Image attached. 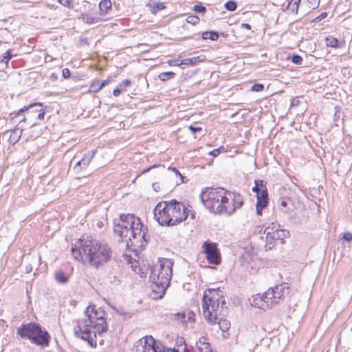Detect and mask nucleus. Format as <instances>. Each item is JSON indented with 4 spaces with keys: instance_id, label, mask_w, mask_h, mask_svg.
<instances>
[{
    "instance_id": "f257e3e1",
    "label": "nucleus",
    "mask_w": 352,
    "mask_h": 352,
    "mask_svg": "<svg viewBox=\"0 0 352 352\" xmlns=\"http://www.w3.org/2000/svg\"><path fill=\"white\" fill-rule=\"evenodd\" d=\"M113 224L115 235L120 242L125 243L129 250L144 248L150 239L146 227L133 214H121L118 219L113 220Z\"/></svg>"
},
{
    "instance_id": "f03ea898",
    "label": "nucleus",
    "mask_w": 352,
    "mask_h": 352,
    "mask_svg": "<svg viewBox=\"0 0 352 352\" xmlns=\"http://www.w3.org/2000/svg\"><path fill=\"white\" fill-rule=\"evenodd\" d=\"M85 318L76 320L74 333L76 338L86 340L91 347L96 346V335L99 336L108 329L105 320V312L96 305L87 307Z\"/></svg>"
},
{
    "instance_id": "7ed1b4c3",
    "label": "nucleus",
    "mask_w": 352,
    "mask_h": 352,
    "mask_svg": "<svg viewBox=\"0 0 352 352\" xmlns=\"http://www.w3.org/2000/svg\"><path fill=\"white\" fill-rule=\"evenodd\" d=\"M71 250L76 260L85 259L96 268L109 261L112 256V250L107 244L89 236L80 239Z\"/></svg>"
},
{
    "instance_id": "20e7f679",
    "label": "nucleus",
    "mask_w": 352,
    "mask_h": 352,
    "mask_svg": "<svg viewBox=\"0 0 352 352\" xmlns=\"http://www.w3.org/2000/svg\"><path fill=\"white\" fill-rule=\"evenodd\" d=\"M188 211L184 203L176 199L163 201L154 208V219L162 226H175L187 219Z\"/></svg>"
},
{
    "instance_id": "39448f33",
    "label": "nucleus",
    "mask_w": 352,
    "mask_h": 352,
    "mask_svg": "<svg viewBox=\"0 0 352 352\" xmlns=\"http://www.w3.org/2000/svg\"><path fill=\"white\" fill-rule=\"evenodd\" d=\"M173 266V262L170 259L162 258L152 267L149 278L153 283L152 298L153 299H160L164 296L170 285Z\"/></svg>"
},
{
    "instance_id": "423d86ee",
    "label": "nucleus",
    "mask_w": 352,
    "mask_h": 352,
    "mask_svg": "<svg viewBox=\"0 0 352 352\" xmlns=\"http://www.w3.org/2000/svg\"><path fill=\"white\" fill-rule=\"evenodd\" d=\"M216 291L208 289L204 294L202 298V308L204 318L211 324H214L219 320V317H225L228 313L226 301L214 296Z\"/></svg>"
},
{
    "instance_id": "0eeeda50",
    "label": "nucleus",
    "mask_w": 352,
    "mask_h": 352,
    "mask_svg": "<svg viewBox=\"0 0 352 352\" xmlns=\"http://www.w3.org/2000/svg\"><path fill=\"white\" fill-rule=\"evenodd\" d=\"M16 333L22 339L29 340L32 344L42 347L48 346L51 339L49 333L36 322L22 324L17 328Z\"/></svg>"
},
{
    "instance_id": "6e6552de",
    "label": "nucleus",
    "mask_w": 352,
    "mask_h": 352,
    "mask_svg": "<svg viewBox=\"0 0 352 352\" xmlns=\"http://www.w3.org/2000/svg\"><path fill=\"white\" fill-rule=\"evenodd\" d=\"M289 293V287L288 284L283 283L273 287H270L261 296L258 295L254 297L253 303L254 307H258L259 309H269L274 305L278 304L279 300L283 299Z\"/></svg>"
},
{
    "instance_id": "1a4fd4ad",
    "label": "nucleus",
    "mask_w": 352,
    "mask_h": 352,
    "mask_svg": "<svg viewBox=\"0 0 352 352\" xmlns=\"http://www.w3.org/2000/svg\"><path fill=\"white\" fill-rule=\"evenodd\" d=\"M227 190L223 188H205L200 193V198L204 206L210 212L220 214L223 199H226Z\"/></svg>"
},
{
    "instance_id": "9d476101",
    "label": "nucleus",
    "mask_w": 352,
    "mask_h": 352,
    "mask_svg": "<svg viewBox=\"0 0 352 352\" xmlns=\"http://www.w3.org/2000/svg\"><path fill=\"white\" fill-rule=\"evenodd\" d=\"M252 191L256 194V209L258 215H261L263 210L267 207L268 204V192L263 180L256 179L254 181V186Z\"/></svg>"
},
{
    "instance_id": "9b49d317",
    "label": "nucleus",
    "mask_w": 352,
    "mask_h": 352,
    "mask_svg": "<svg viewBox=\"0 0 352 352\" xmlns=\"http://www.w3.org/2000/svg\"><path fill=\"white\" fill-rule=\"evenodd\" d=\"M226 199H223L222 208L225 210H221V214L226 213L228 215L234 214L237 209L242 207L244 203L243 197L237 192L227 191Z\"/></svg>"
},
{
    "instance_id": "f8f14e48",
    "label": "nucleus",
    "mask_w": 352,
    "mask_h": 352,
    "mask_svg": "<svg viewBox=\"0 0 352 352\" xmlns=\"http://www.w3.org/2000/svg\"><path fill=\"white\" fill-rule=\"evenodd\" d=\"M203 248L210 263L214 265L220 263L221 256L215 243L205 242Z\"/></svg>"
},
{
    "instance_id": "ddd939ff",
    "label": "nucleus",
    "mask_w": 352,
    "mask_h": 352,
    "mask_svg": "<svg viewBox=\"0 0 352 352\" xmlns=\"http://www.w3.org/2000/svg\"><path fill=\"white\" fill-rule=\"evenodd\" d=\"M289 234V233L287 230L279 228L272 236H268L267 239L265 241L264 247L265 250H272L274 246L275 242L278 240H281L283 243V239L287 237Z\"/></svg>"
},
{
    "instance_id": "4468645a",
    "label": "nucleus",
    "mask_w": 352,
    "mask_h": 352,
    "mask_svg": "<svg viewBox=\"0 0 352 352\" xmlns=\"http://www.w3.org/2000/svg\"><path fill=\"white\" fill-rule=\"evenodd\" d=\"M160 344L161 343L160 342H156L151 336H146L139 340L136 342L135 346L138 347L140 345H141V346L143 348V352H145L146 350L150 349H151L153 352H157V348Z\"/></svg>"
},
{
    "instance_id": "2eb2a0df",
    "label": "nucleus",
    "mask_w": 352,
    "mask_h": 352,
    "mask_svg": "<svg viewBox=\"0 0 352 352\" xmlns=\"http://www.w3.org/2000/svg\"><path fill=\"white\" fill-rule=\"evenodd\" d=\"M94 155L95 151L94 150L89 151L87 153H85L83 157L81 160H78L74 166V171L76 173H80L82 170H85L89 165L92 159L94 158Z\"/></svg>"
},
{
    "instance_id": "dca6fc26",
    "label": "nucleus",
    "mask_w": 352,
    "mask_h": 352,
    "mask_svg": "<svg viewBox=\"0 0 352 352\" xmlns=\"http://www.w3.org/2000/svg\"><path fill=\"white\" fill-rule=\"evenodd\" d=\"M279 228H280V226L278 224H276L275 223H272L270 226L266 227L264 230H263L262 228H258V234L259 238L263 241L265 239V241L267 239L268 236H272L275 231H276Z\"/></svg>"
},
{
    "instance_id": "f3484780",
    "label": "nucleus",
    "mask_w": 352,
    "mask_h": 352,
    "mask_svg": "<svg viewBox=\"0 0 352 352\" xmlns=\"http://www.w3.org/2000/svg\"><path fill=\"white\" fill-rule=\"evenodd\" d=\"M111 8L112 3L110 0H102L99 3L100 12L102 15L108 14Z\"/></svg>"
},
{
    "instance_id": "a211bd4d",
    "label": "nucleus",
    "mask_w": 352,
    "mask_h": 352,
    "mask_svg": "<svg viewBox=\"0 0 352 352\" xmlns=\"http://www.w3.org/2000/svg\"><path fill=\"white\" fill-rule=\"evenodd\" d=\"M206 338L201 337L199 339V343L197 342V346L199 352H212L210 344L206 342Z\"/></svg>"
},
{
    "instance_id": "6ab92c4d",
    "label": "nucleus",
    "mask_w": 352,
    "mask_h": 352,
    "mask_svg": "<svg viewBox=\"0 0 352 352\" xmlns=\"http://www.w3.org/2000/svg\"><path fill=\"white\" fill-rule=\"evenodd\" d=\"M56 280L60 284H65L68 282L69 276L64 272L63 270H59L56 271L54 274Z\"/></svg>"
},
{
    "instance_id": "aec40b11",
    "label": "nucleus",
    "mask_w": 352,
    "mask_h": 352,
    "mask_svg": "<svg viewBox=\"0 0 352 352\" xmlns=\"http://www.w3.org/2000/svg\"><path fill=\"white\" fill-rule=\"evenodd\" d=\"M300 1L301 0H290L285 10L290 13L297 14Z\"/></svg>"
},
{
    "instance_id": "412c9836",
    "label": "nucleus",
    "mask_w": 352,
    "mask_h": 352,
    "mask_svg": "<svg viewBox=\"0 0 352 352\" xmlns=\"http://www.w3.org/2000/svg\"><path fill=\"white\" fill-rule=\"evenodd\" d=\"M326 45L328 47L341 48L344 45V41H339L337 38L329 36L326 38Z\"/></svg>"
},
{
    "instance_id": "4be33fe9",
    "label": "nucleus",
    "mask_w": 352,
    "mask_h": 352,
    "mask_svg": "<svg viewBox=\"0 0 352 352\" xmlns=\"http://www.w3.org/2000/svg\"><path fill=\"white\" fill-rule=\"evenodd\" d=\"M149 10L153 14H156L158 11L164 10L166 6L163 3L153 1L147 4Z\"/></svg>"
},
{
    "instance_id": "5701e85b",
    "label": "nucleus",
    "mask_w": 352,
    "mask_h": 352,
    "mask_svg": "<svg viewBox=\"0 0 352 352\" xmlns=\"http://www.w3.org/2000/svg\"><path fill=\"white\" fill-rule=\"evenodd\" d=\"M178 319L182 322H194L195 314L192 311H188L187 313L178 314Z\"/></svg>"
},
{
    "instance_id": "b1692460",
    "label": "nucleus",
    "mask_w": 352,
    "mask_h": 352,
    "mask_svg": "<svg viewBox=\"0 0 352 352\" xmlns=\"http://www.w3.org/2000/svg\"><path fill=\"white\" fill-rule=\"evenodd\" d=\"M22 131H23V130L20 129L19 128L14 129V130H13L11 132V134L10 135L9 140H10V143H12V144L16 143L21 138Z\"/></svg>"
},
{
    "instance_id": "393cba45",
    "label": "nucleus",
    "mask_w": 352,
    "mask_h": 352,
    "mask_svg": "<svg viewBox=\"0 0 352 352\" xmlns=\"http://www.w3.org/2000/svg\"><path fill=\"white\" fill-rule=\"evenodd\" d=\"M80 19L84 23L88 24H94L99 21V18L92 16L91 15L87 13L81 14Z\"/></svg>"
},
{
    "instance_id": "a878e982",
    "label": "nucleus",
    "mask_w": 352,
    "mask_h": 352,
    "mask_svg": "<svg viewBox=\"0 0 352 352\" xmlns=\"http://www.w3.org/2000/svg\"><path fill=\"white\" fill-rule=\"evenodd\" d=\"M223 317H219V320H217V323L219 324V329L223 331H227L230 327V323L228 320L226 319H223Z\"/></svg>"
},
{
    "instance_id": "bb28decb",
    "label": "nucleus",
    "mask_w": 352,
    "mask_h": 352,
    "mask_svg": "<svg viewBox=\"0 0 352 352\" xmlns=\"http://www.w3.org/2000/svg\"><path fill=\"white\" fill-rule=\"evenodd\" d=\"M203 39H210L211 41H217L219 38V34L214 31H206L202 34Z\"/></svg>"
},
{
    "instance_id": "cd10ccee",
    "label": "nucleus",
    "mask_w": 352,
    "mask_h": 352,
    "mask_svg": "<svg viewBox=\"0 0 352 352\" xmlns=\"http://www.w3.org/2000/svg\"><path fill=\"white\" fill-rule=\"evenodd\" d=\"M12 50H8L3 54V57L1 59V63H4L6 64V67L8 66L9 60L12 58Z\"/></svg>"
},
{
    "instance_id": "c85d7f7f",
    "label": "nucleus",
    "mask_w": 352,
    "mask_h": 352,
    "mask_svg": "<svg viewBox=\"0 0 352 352\" xmlns=\"http://www.w3.org/2000/svg\"><path fill=\"white\" fill-rule=\"evenodd\" d=\"M199 61V56L186 58L180 61L179 64L182 65H195Z\"/></svg>"
},
{
    "instance_id": "c756f323",
    "label": "nucleus",
    "mask_w": 352,
    "mask_h": 352,
    "mask_svg": "<svg viewBox=\"0 0 352 352\" xmlns=\"http://www.w3.org/2000/svg\"><path fill=\"white\" fill-rule=\"evenodd\" d=\"M175 76V74L173 72H162L159 75L160 80L166 81L169 79L173 78Z\"/></svg>"
},
{
    "instance_id": "7c9ffc66",
    "label": "nucleus",
    "mask_w": 352,
    "mask_h": 352,
    "mask_svg": "<svg viewBox=\"0 0 352 352\" xmlns=\"http://www.w3.org/2000/svg\"><path fill=\"white\" fill-rule=\"evenodd\" d=\"M236 3L233 0H230L225 3V8L229 11H234L236 9Z\"/></svg>"
},
{
    "instance_id": "2f4dec72",
    "label": "nucleus",
    "mask_w": 352,
    "mask_h": 352,
    "mask_svg": "<svg viewBox=\"0 0 352 352\" xmlns=\"http://www.w3.org/2000/svg\"><path fill=\"white\" fill-rule=\"evenodd\" d=\"M320 0H307V7L309 10H314L319 6Z\"/></svg>"
},
{
    "instance_id": "473e14b6",
    "label": "nucleus",
    "mask_w": 352,
    "mask_h": 352,
    "mask_svg": "<svg viewBox=\"0 0 352 352\" xmlns=\"http://www.w3.org/2000/svg\"><path fill=\"white\" fill-rule=\"evenodd\" d=\"M186 22L192 25H196L199 22V18L195 15H189L186 19Z\"/></svg>"
},
{
    "instance_id": "72a5a7b5",
    "label": "nucleus",
    "mask_w": 352,
    "mask_h": 352,
    "mask_svg": "<svg viewBox=\"0 0 352 352\" xmlns=\"http://www.w3.org/2000/svg\"><path fill=\"white\" fill-rule=\"evenodd\" d=\"M291 60L294 64L300 65L302 63L303 59L300 55L294 54L291 57Z\"/></svg>"
},
{
    "instance_id": "f704fd0d",
    "label": "nucleus",
    "mask_w": 352,
    "mask_h": 352,
    "mask_svg": "<svg viewBox=\"0 0 352 352\" xmlns=\"http://www.w3.org/2000/svg\"><path fill=\"white\" fill-rule=\"evenodd\" d=\"M193 11L197 13H201L204 14L206 11V8L205 6L201 5V4H197L193 6L192 8Z\"/></svg>"
},
{
    "instance_id": "c9c22d12",
    "label": "nucleus",
    "mask_w": 352,
    "mask_h": 352,
    "mask_svg": "<svg viewBox=\"0 0 352 352\" xmlns=\"http://www.w3.org/2000/svg\"><path fill=\"white\" fill-rule=\"evenodd\" d=\"M58 2L69 9H73L74 7L72 0H58Z\"/></svg>"
},
{
    "instance_id": "e433bc0d",
    "label": "nucleus",
    "mask_w": 352,
    "mask_h": 352,
    "mask_svg": "<svg viewBox=\"0 0 352 352\" xmlns=\"http://www.w3.org/2000/svg\"><path fill=\"white\" fill-rule=\"evenodd\" d=\"M264 89V85L261 83H256L252 86L251 90L256 92H259L263 91Z\"/></svg>"
},
{
    "instance_id": "4c0bfd02",
    "label": "nucleus",
    "mask_w": 352,
    "mask_h": 352,
    "mask_svg": "<svg viewBox=\"0 0 352 352\" xmlns=\"http://www.w3.org/2000/svg\"><path fill=\"white\" fill-rule=\"evenodd\" d=\"M279 209L282 211H285V208L287 206V201L284 198H280L279 201Z\"/></svg>"
},
{
    "instance_id": "58836bf2",
    "label": "nucleus",
    "mask_w": 352,
    "mask_h": 352,
    "mask_svg": "<svg viewBox=\"0 0 352 352\" xmlns=\"http://www.w3.org/2000/svg\"><path fill=\"white\" fill-rule=\"evenodd\" d=\"M36 106H42V104L41 103H36V104H32V105H30L29 107H24L23 109H21L16 113V115L19 116L20 115L21 113L24 112L25 110H28L29 109H32Z\"/></svg>"
},
{
    "instance_id": "ea45409f",
    "label": "nucleus",
    "mask_w": 352,
    "mask_h": 352,
    "mask_svg": "<svg viewBox=\"0 0 352 352\" xmlns=\"http://www.w3.org/2000/svg\"><path fill=\"white\" fill-rule=\"evenodd\" d=\"M167 63L170 66H182V64H179V59L169 60Z\"/></svg>"
},
{
    "instance_id": "a19ab883",
    "label": "nucleus",
    "mask_w": 352,
    "mask_h": 352,
    "mask_svg": "<svg viewBox=\"0 0 352 352\" xmlns=\"http://www.w3.org/2000/svg\"><path fill=\"white\" fill-rule=\"evenodd\" d=\"M327 16V12H322L321 13L319 16H318L317 17H316L313 21L314 22H319L320 21H321L322 19L326 18Z\"/></svg>"
},
{
    "instance_id": "79ce46f5",
    "label": "nucleus",
    "mask_w": 352,
    "mask_h": 352,
    "mask_svg": "<svg viewBox=\"0 0 352 352\" xmlns=\"http://www.w3.org/2000/svg\"><path fill=\"white\" fill-rule=\"evenodd\" d=\"M70 71L68 68H64L62 70V76L64 78H69L70 77Z\"/></svg>"
},
{
    "instance_id": "37998d69",
    "label": "nucleus",
    "mask_w": 352,
    "mask_h": 352,
    "mask_svg": "<svg viewBox=\"0 0 352 352\" xmlns=\"http://www.w3.org/2000/svg\"><path fill=\"white\" fill-rule=\"evenodd\" d=\"M189 130L192 132V133L195 134L197 132H199L202 130L201 127L199 126H188Z\"/></svg>"
},
{
    "instance_id": "c03bdc74",
    "label": "nucleus",
    "mask_w": 352,
    "mask_h": 352,
    "mask_svg": "<svg viewBox=\"0 0 352 352\" xmlns=\"http://www.w3.org/2000/svg\"><path fill=\"white\" fill-rule=\"evenodd\" d=\"M342 239L348 242L352 241V233H350V232L344 233Z\"/></svg>"
},
{
    "instance_id": "a18cd8bd",
    "label": "nucleus",
    "mask_w": 352,
    "mask_h": 352,
    "mask_svg": "<svg viewBox=\"0 0 352 352\" xmlns=\"http://www.w3.org/2000/svg\"><path fill=\"white\" fill-rule=\"evenodd\" d=\"M45 115V111L43 109H40L36 116L37 118L40 120H44V117Z\"/></svg>"
},
{
    "instance_id": "49530a36",
    "label": "nucleus",
    "mask_w": 352,
    "mask_h": 352,
    "mask_svg": "<svg viewBox=\"0 0 352 352\" xmlns=\"http://www.w3.org/2000/svg\"><path fill=\"white\" fill-rule=\"evenodd\" d=\"M109 80H103L100 83V85H98V87L94 90V91H98V90L101 89L103 87H104L106 85L109 83Z\"/></svg>"
},
{
    "instance_id": "de8ad7c7",
    "label": "nucleus",
    "mask_w": 352,
    "mask_h": 352,
    "mask_svg": "<svg viewBox=\"0 0 352 352\" xmlns=\"http://www.w3.org/2000/svg\"><path fill=\"white\" fill-rule=\"evenodd\" d=\"M168 170H171V171H173V172L175 173V175L176 176H179V177H181V179H183L182 175H181V173H179V171L176 168H170V167H169V168H168Z\"/></svg>"
},
{
    "instance_id": "09e8293b",
    "label": "nucleus",
    "mask_w": 352,
    "mask_h": 352,
    "mask_svg": "<svg viewBox=\"0 0 352 352\" xmlns=\"http://www.w3.org/2000/svg\"><path fill=\"white\" fill-rule=\"evenodd\" d=\"M131 84V80H129V79H126L124 80H123L120 84V87H129L130 85Z\"/></svg>"
},
{
    "instance_id": "8fccbe9b",
    "label": "nucleus",
    "mask_w": 352,
    "mask_h": 352,
    "mask_svg": "<svg viewBox=\"0 0 352 352\" xmlns=\"http://www.w3.org/2000/svg\"><path fill=\"white\" fill-rule=\"evenodd\" d=\"M220 149L221 148L214 149L213 151H210L209 154L212 155L213 157H217L220 153Z\"/></svg>"
},
{
    "instance_id": "3c124183",
    "label": "nucleus",
    "mask_w": 352,
    "mask_h": 352,
    "mask_svg": "<svg viewBox=\"0 0 352 352\" xmlns=\"http://www.w3.org/2000/svg\"><path fill=\"white\" fill-rule=\"evenodd\" d=\"M298 104H299V100L297 98H294L292 99V101H291L292 107L298 106Z\"/></svg>"
},
{
    "instance_id": "603ef678",
    "label": "nucleus",
    "mask_w": 352,
    "mask_h": 352,
    "mask_svg": "<svg viewBox=\"0 0 352 352\" xmlns=\"http://www.w3.org/2000/svg\"><path fill=\"white\" fill-rule=\"evenodd\" d=\"M152 187L153 190L156 192H158L160 189V184L158 182H155L152 184Z\"/></svg>"
},
{
    "instance_id": "864d4df0",
    "label": "nucleus",
    "mask_w": 352,
    "mask_h": 352,
    "mask_svg": "<svg viewBox=\"0 0 352 352\" xmlns=\"http://www.w3.org/2000/svg\"><path fill=\"white\" fill-rule=\"evenodd\" d=\"M121 93V89L120 87H117L113 89V94L114 96H118Z\"/></svg>"
},
{
    "instance_id": "5fc2aeb1",
    "label": "nucleus",
    "mask_w": 352,
    "mask_h": 352,
    "mask_svg": "<svg viewBox=\"0 0 352 352\" xmlns=\"http://www.w3.org/2000/svg\"><path fill=\"white\" fill-rule=\"evenodd\" d=\"M241 28H245V29H248V30H250L251 28V26L250 24L248 23H242L241 24Z\"/></svg>"
},
{
    "instance_id": "6e6d98bb",
    "label": "nucleus",
    "mask_w": 352,
    "mask_h": 352,
    "mask_svg": "<svg viewBox=\"0 0 352 352\" xmlns=\"http://www.w3.org/2000/svg\"><path fill=\"white\" fill-rule=\"evenodd\" d=\"M116 311L120 314V315H124L126 313L123 311V308L122 307H120L119 309H116Z\"/></svg>"
},
{
    "instance_id": "4d7b16f0",
    "label": "nucleus",
    "mask_w": 352,
    "mask_h": 352,
    "mask_svg": "<svg viewBox=\"0 0 352 352\" xmlns=\"http://www.w3.org/2000/svg\"><path fill=\"white\" fill-rule=\"evenodd\" d=\"M100 82H96L95 84L91 85V88L94 89V91L98 87V85H100Z\"/></svg>"
},
{
    "instance_id": "13d9d810",
    "label": "nucleus",
    "mask_w": 352,
    "mask_h": 352,
    "mask_svg": "<svg viewBox=\"0 0 352 352\" xmlns=\"http://www.w3.org/2000/svg\"><path fill=\"white\" fill-rule=\"evenodd\" d=\"M155 167H157V165H155H155H153V166H150L149 168H146V169L144 170H143V172H142V173H147V172H148L151 169H152V168H155Z\"/></svg>"
},
{
    "instance_id": "bf43d9fd",
    "label": "nucleus",
    "mask_w": 352,
    "mask_h": 352,
    "mask_svg": "<svg viewBox=\"0 0 352 352\" xmlns=\"http://www.w3.org/2000/svg\"><path fill=\"white\" fill-rule=\"evenodd\" d=\"M99 344H100V345H102V344H104V340H103V339L100 340V341H99Z\"/></svg>"
},
{
    "instance_id": "052dcab7",
    "label": "nucleus",
    "mask_w": 352,
    "mask_h": 352,
    "mask_svg": "<svg viewBox=\"0 0 352 352\" xmlns=\"http://www.w3.org/2000/svg\"><path fill=\"white\" fill-rule=\"evenodd\" d=\"M127 315H128L129 317L131 316V314L130 313H127Z\"/></svg>"
},
{
    "instance_id": "680f3d73",
    "label": "nucleus",
    "mask_w": 352,
    "mask_h": 352,
    "mask_svg": "<svg viewBox=\"0 0 352 352\" xmlns=\"http://www.w3.org/2000/svg\"><path fill=\"white\" fill-rule=\"evenodd\" d=\"M161 167L163 170L164 169V166H161Z\"/></svg>"
},
{
    "instance_id": "e2e57ef3",
    "label": "nucleus",
    "mask_w": 352,
    "mask_h": 352,
    "mask_svg": "<svg viewBox=\"0 0 352 352\" xmlns=\"http://www.w3.org/2000/svg\"><path fill=\"white\" fill-rule=\"evenodd\" d=\"M23 120H25V118H23V120H20V122Z\"/></svg>"
}]
</instances>
